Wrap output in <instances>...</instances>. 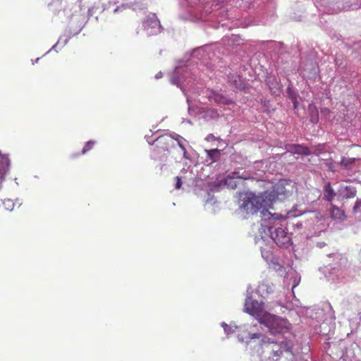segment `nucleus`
<instances>
[{
	"instance_id": "obj_1",
	"label": "nucleus",
	"mask_w": 361,
	"mask_h": 361,
	"mask_svg": "<svg viewBox=\"0 0 361 361\" xmlns=\"http://www.w3.org/2000/svg\"><path fill=\"white\" fill-rule=\"evenodd\" d=\"M267 200L264 192L255 195L252 192H246L240 197V209L247 214H257L261 211L262 218L264 221L280 219L282 216L278 214H271L268 209L271 207L270 202Z\"/></svg>"
},
{
	"instance_id": "obj_2",
	"label": "nucleus",
	"mask_w": 361,
	"mask_h": 361,
	"mask_svg": "<svg viewBox=\"0 0 361 361\" xmlns=\"http://www.w3.org/2000/svg\"><path fill=\"white\" fill-rule=\"evenodd\" d=\"M248 343L251 345L253 344L254 347L258 344L262 350V353H269V359L273 361H287L283 356V353L287 356L293 355L290 351L291 343L289 341L274 342L261 334H253L250 336Z\"/></svg>"
},
{
	"instance_id": "obj_3",
	"label": "nucleus",
	"mask_w": 361,
	"mask_h": 361,
	"mask_svg": "<svg viewBox=\"0 0 361 361\" xmlns=\"http://www.w3.org/2000/svg\"><path fill=\"white\" fill-rule=\"evenodd\" d=\"M271 190L264 191L270 206L271 207L274 202L276 200H283L290 196L295 189L294 183L289 180L281 179L275 184H272Z\"/></svg>"
},
{
	"instance_id": "obj_4",
	"label": "nucleus",
	"mask_w": 361,
	"mask_h": 361,
	"mask_svg": "<svg viewBox=\"0 0 361 361\" xmlns=\"http://www.w3.org/2000/svg\"><path fill=\"white\" fill-rule=\"evenodd\" d=\"M244 310L249 314L258 319L260 323L263 322L262 317L265 316V313L261 303L251 298H248L245 300Z\"/></svg>"
},
{
	"instance_id": "obj_5",
	"label": "nucleus",
	"mask_w": 361,
	"mask_h": 361,
	"mask_svg": "<svg viewBox=\"0 0 361 361\" xmlns=\"http://www.w3.org/2000/svg\"><path fill=\"white\" fill-rule=\"evenodd\" d=\"M271 238L279 247L287 248L291 245L290 237L281 228H276L274 232H271Z\"/></svg>"
},
{
	"instance_id": "obj_6",
	"label": "nucleus",
	"mask_w": 361,
	"mask_h": 361,
	"mask_svg": "<svg viewBox=\"0 0 361 361\" xmlns=\"http://www.w3.org/2000/svg\"><path fill=\"white\" fill-rule=\"evenodd\" d=\"M156 145L164 150L169 151V148L174 145V139L169 135L159 136L155 140Z\"/></svg>"
},
{
	"instance_id": "obj_7",
	"label": "nucleus",
	"mask_w": 361,
	"mask_h": 361,
	"mask_svg": "<svg viewBox=\"0 0 361 361\" xmlns=\"http://www.w3.org/2000/svg\"><path fill=\"white\" fill-rule=\"evenodd\" d=\"M250 176L245 172L240 173V171H233L225 178L224 183L226 185H229L231 184L230 181L233 179L240 178L243 180H247L250 179Z\"/></svg>"
},
{
	"instance_id": "obj_8",
	"label": "nucleus",
	"mask_w": 361,
	"mask_h": 361,
	"mask_svg": "<svg viewBox=\"0 0 361 361\" xmlns=\"http://www.w3.org/2000/svg\"><path fill=\"white\" fill-rule=\"evenodd\" d=\"M330 214L331 217L334 220L343 221L345 219L344 211L334 204L331 205Z\"/></svg>"
},
{
	"instance_id": "obj_9",
	"label": "nucleus",
	"mask_w": 361,
	"mask_h": 361,
	"mask_svg": "<svg viewBox=\"0 0 361 361\" xmlns=\"http://www.w3.org/2000/svg\"><path fill=\"white\" fill-rule=\"evenodd\" d=\"M266 82L269 87V90L274 94L279 92L280 87L277 79L274 75H269L266 79Z\"/></svg>"
},
{
	"instance_id": "obj_10",
	"label": "nucleus",
	"mask_w": 361,
	"mask_h": 361,
	"mask_svg": "<svg viewBox=\"0 0 361 361\" xmlns=\"http://www.w3.org/2000/svg\"><path fill=\"white\" fill-rule=\"evenodd\" d=\"M228 82L236 89H244L245 84L242 80V78L238 75H230L228 76Z\"/></svg>"
},
{
	"instance_id": "obj_11",
	"label": "nucleus",
	"mask_w": 361,
	"mask_h": 361,
	"mask_svg": "<svg viewBox=\"0 0 361 361\" xmlns=\"http://www.w3.org/2000/svg\"><path fill=\"white\" fill-rule=\"evenodd\" d=\"M356 160V158H347L345 157H342L338 164L344 169L351 170L354 167Z\"/></svg>"
},
{
	"instance_id": "obj_12",
	"label": "nucleus",
	"mask_w": 361,
	"mask_h": 361,
	"mask_svg": "<svg viewBox=\"0 0 361 361\" xmlns=\"http://www.w3.org/2000/svg\"><path fill=\"white\" fill-rule=\"evenodd\" d=\"M324 190V199L326 201L331 202L334 200L336 193L334 192L330 183L325 185Z\"/></svg>"
},
{
	"instance_id": "obj_13",
	"label": "nucleus",
	"mask_w": 361,
	"mask_h": 361,
	"mask_svg": "<svg viewBox=\"0 0 361 361\" xmlns=\"http://www.w3.org/2000/svg\"><path fill=\"white\" fill-rule=\"evenodd\" d=\"M291 151L293 153L302 155H310L311 154L310 149L307 147H304L300 145L292 146Z\"/></svg>"
},
{
	"instance_id": "obj_14",
	"label": "nucleus",
	"mask_w": 361,
	"mask_h": 361,
	"mask_svg": "<svg viewBox=\"0 0 361 361\" xmlns=\"http://www.w3.org/2000/svg\"><path fill=\"white\" fill-rule=\"evenodd\" d=\"M287 94L288 98L292 101L294 109H297L298 106V94L293 90L290 87L287 88Z\"/></svg>"
},
{
	"instance_id": "obj_15",
	"label": "nucleus",
	"mask_w": 361,
	"mask_h": 361,
	"mask_svg": "<svg viewBox=\"0 0 361 361\" xmlns=\"http://www.w3.org/2000/svg\"><path fill=\"white\" fill-rule=\"evenodd\" d=\"M207 157L212 160V161L215 162L219 160L221 157V152L218 149H213L210 150H206Z\"/></svg>"
},
{
	"instance_id": "obj_16",
	"label": "nucleus",
	"mask_w": 361,
	"mask_h": 361,
	"mask_svg": "<svg viewBox=\"0 0 361 361\" xmlns=\"http://www.w3.org/2000/svg\"><path fill=\"white\" fill-rule=\"evenodd\" d=\"M356 190L355 188L351 186H346L344 188L343 196L345 198H352L356 195Z\"/></svg>"
},
{
	"instance_id": "obj_17",
	"label": "nucleus",
	"mask_w": 361,
	"mask_h": 361,
	"mask_svg": "<svg viewBox=\"0 0 361 361\" xmlns=\"http://www.w3.org/2000/svg\"><path fill=\"white\" fill-rule=\"evenodd\" d=\"M322 159L324 161V165L326 166H327L331 171H332V172L336 171V163L331 159V157L326 158V159L322 158Z\"/></svg>"
},
{
	"instance_id": "obj_18",
	"label": "nucleus",
	"mask_w": 361,
	"mask_h": 361,
	"mask_svg": "<svg viewBox=\"0 0 361 361\" xmlns=\"http://www.w3.org/2000/svg\"><path fill=\"white\" fill-rule=\"evenodd\" d=\"M1 205L4 210L10 212L12 211L15 207L13 201L11 199H5L2 202Z\"/></svg>"
},
{
	"instance_id": "obj_19",
	"label": "nucleus",
	"mask_w": 361,
	"mask_h": 361,
	"mask_svg": "<svg viewBox=\"0 0 361 361\" xmlns=\"http://www.w3.org/2000/svg\"><path fill=\"white\" fill-rule=\"evenodd\" d=\"M94 144H95V142H94V141H89V142H86L85 146L82 148V154H84L87 153V152H89L90 150H91L93 148Z\"/></svg>"
},
{
	"instance_id": "obj_20",
	"label": "nucleus",
	"mask_w": 361,
	"mask_h": 361,
	"mask_svg": "<svg viewBox=\"0 0 361 361\" xmlns=\"http://www.w3.org/2000/svg\"><path fill=\"white\" fill-rule=\"evenodd\" d=\"M326 149H325V146L324 145H319L316 147V149H315V152H314V154L317 155V156H319L321 155L322 154L326 152Z\"/></svg>"
},
{
	"instance_id": "obj_21",
	"label": "nucleus",
	"mask_w": 361,
	"mask_h": 361,
	"mask_svg": "<svg viewBox=\"0 0 361 361\" xmlns=\"http://www.w3.org/2000/svg\"><path fill=\"white\" fill-rule=\"evenodd\" d=\"M353 213L361 212V200L357 199L353 208Z\"/></svg>"
},
{
	"instance_id": "obj_22",
	"label": "nucleus",
	"mask_w": 361,
	"mask_h": 361,
	"mask_svg": "<svg viewBox=\"0 0 361 361\" xmlns=\"http://www.w3.org/2000/svg\"><path fill=\"white\" fill-rule=\"evenodd\" d=\"M176 183V189H180L182 185V180L181 178L179 176H176L175 178Z\"/></svg>"
},
{
	"instance_id": "obj_23",
	"label": "nucleus",
	"mask_w": 361,
	"mask_h": 361,
	"mask_svg": "<svg viewBox=\"0 0 361 361\" xmlns=\"http://www.w3.org/2000/svg\"><path fill=\"white\" fill-rule=\"evenodd\" d=\"M221 102L224 103V104H233V103L232 100H231V99H223Z\"/></svg>"
},
{
	"instance_id": "obj_24",
	"label": "nucleus",
	"mask_w": 361,
	"mask_h": 361,
	"mask_svg": "<svg viewBox=\"0 0 361 361\" xmlns=\"http://www.w3.org/2000/svg\"><path fill=\"white\" fill-rule=\"evenodd\" d=\"M311 121L312 123H317L318 121V115L317 114L315 118H312Z\"/></svg>"
},
{
	"instance_id": "obj_25",
	"label": "nucleus",
	"mask_w": 361,
	"mask_h": 361,
	"mask_svg": "<svg viewBox=\"0 0 361 361\" xmlns=\"http://www.w3.org/2000/svg\"><path fill=\"white\" fill-rule=\"evenodd\" d=\"M178 145L184 151V152H186V149H185L184 145L181 142H178Z\"/></svg>"
}]
</instances>
